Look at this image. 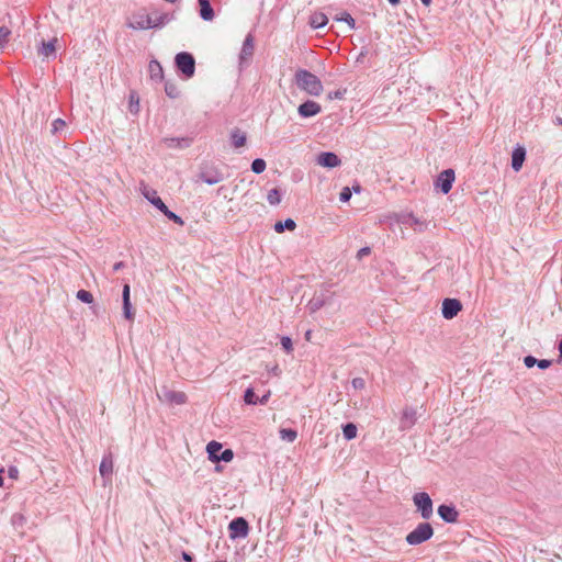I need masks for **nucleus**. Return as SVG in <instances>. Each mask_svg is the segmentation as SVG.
I'll use <instances>...</instances> for the list:
<instances>
[{"mask_svg": "<svg viewBox=\"0 0 562 562\" xmlns=\"http://www.w3.org/2000/svg\"><path fill=\"white\" fill-rule=\"evenodd\" d=\"M267 369L276 376H279L281 374V370L278 364H274L271 368L267 366Z\"/></svg>", "mask_w": 562, "mask_h": 562, "instance_id": "obj_48", "label": "nucleus"}, {"mask_svg": "<svg viewBox=\"0 0 562 562\" xmlns=\"http://www.w3.org/2000/svg\"><path fill=\"white\" fill-rule=\"evenodd\" d=\"M267 200L270 205H278L281 202V194L277 188L269 190Z\"/></svg>", "mask_w": 562, "mask_h": 562, "instance_id": "obj_33", "label": "nucleus"}, {"mask_svg": "<svg viewBox=\"0 0 562 562\" xmlns=\"http://www.w3.org/2000/svg\"><path fill=\"white\" fill-rule=\"evenodd\" d=\"M164 143L168 148H186L190 145V140L188 138L177 137L165 138Z\"/></svg>", "mask_w": 562, "mask_h": 562, "instance_id": "obj_25", "label": "nucleus"}, {"mask_svg": "<svg viewBox=\"0 0 562 562\" xmlns=\"http://www.w3.org/2000/svg\"><path fill=\"white\" fill-rule=\"evenodd\" d=\"M168 220L172 221L173 223L180 225V226H183L184 225V222L183 220L177 215L176 213H173L172 211H170L167 206H166V210L165 211H160Z\"/></svg>", "mask_w": 562, "mask_h": 562, "instance_id": "obj_36", "label": "nucleus"}, {"mask_svg": "<svg viewBox=\"0 0 562 562\" xmlns=\"http://www.w3.org/2000/svg\"><path fill=\"white\" fill-rule=\"evenodd\" d=\"M164 397L166 401L178 405L184 404L187 402V395L179 391L166 390L164 392Z\"/></svg>", "mask_w": 562, "mask_h": 562, "instance_id": "obj_22", "label": "nucleus"}, {"mask_svg": "<svg viewBox=\"0 0 562 562\" xmlns=\"http://www.w3.org/2000/svg\"><path fill=\"white\" fill-rule=\"evenodd\" d=\"M297 437V432L291 428H282L280 430V438L288 441L293 442Z\"/></svg>", "mask_w": 562, "mask_h": 562, "instance_id": "obj_31", "label": "nucleus"}, {"mask_svg": "<svg viewBox=\"0 0 562 562\" xmlns=\"http://www.w3.org/2000/svg\"><path fill=\"white\" fill-rule=\"evenodd\" d=\"M200 5V16L204 21H212L215 16L210 0H198Z\"/></svg>", "mask_w": 562, "mask_h": 562, "instance_id": "obj_21", "label": "nucleus"}, {"mask_svg": "<svg viewBox=\"0 0 562 562\" xmlns=\"http://www.w3.org/2000/svg\"><path fill=\"white\" fill-rule=\"evenodd\" d=\"M55 43H56V40H53V41H49L47 43H43L42 44V47L40 48V55L44 56V57H49L50 55H53L56 50L55 48Z\"/></svg>", "mask_w": 562, "mask_h": 562, "instance_id": "obj_29", "label": "nucleus"}, {"mask_svg": "<svg viewBox=\"0 0 562 562\" xmlns=\"http://www.w3.org/2000/svg\"><path fill=\"white\" fill-rule=\"evenodd\" d=\"M8 472H9V476L11 479H16L18 477L19 471H18V469L15 467L9 468Z\"/></svg>", "mask_w": 562, "mask_h": 562, "instance_id": "obj_50", "label": "nucleus"}, {"mask_svg": "<svg viewBox=\"0 0 562 562\" xmlns=\"http://www.w3.org/2000/svg\"><path fill=\"white\" fill-rule=\"evenodd\" d=\"M244 401L247 405L258 404V396L255 394L252 387H248L244 394Z\"/></svg>", "mask_w": 562, "mask_h": 562, "instance_id": "obj_34", "label": "nucleus"}, {"mask_svg": "<svg viewBox=\"0 0 562 562\" xmlns=\"http://www.w3.org/2000/svg\"><path fill=\"white\" fill-rule=\"evenodd\" d=\"M148 71H149V77L151 80L159 81V82L164 80L162 66L160 65V63L158 60H156V59L150 60V63L148 65Z\"/></svg>", "mask_w": 562, "mask_h": 562, "instance_id": "obj_20", "label": "nucleus"}, {"mask_svg": "<svg viewBox=\"0 0 562 562\" xmlns=\"http://www.w3.org/2000/svg\"><path fill=\"white\" fill-rule=\"evenodd\" d=\"M321 111H322V106L313 100H307V101L303 102L302 104H300L297 108V112H299L300 116H302V117L315 116L318 113H321Z\"/></svg>", "mask_w": 562, "mask_h": 562, "instance_id": "obj_13", "label": "nucleus"}, {"mask_svg": "<svg viewBox=\"0 0 562 562\" xmlns=\"http://www.w3.org/2000/svg\"><path fill=\"white\" fill-rule=\"evenodd\" d=\"M537 366L540 369L544 370V369H548L551 366V361L547 360V359L537 360Z\"/></svg>", "mask_w": 562, "mask_h": 562, "instance_id": "obj_46", "label": "nucleus"}, {"mask_svg": "<svg viewBox=\"0 0 562 562\" xmlns=\"http://www.w3.org/2000/svg\"><path fill=\"white\" fill-rule=\"evenodd\" d=\"M456 175L453 169H446L439 173L435 181V188L440 190L443 194H448L454 182Z\"/></svg>", "mask_w": 562, "mask_h": 562, "instance_id": "obj_6", "label": "nucleus"}, {"mask_svg": "<svg viewBox=\"0 0 562 562\" xmlns=\"http://www.w3.org/2000/svg\"><path fill=\"white\" fill-rule=\"evenodd\" d=\"M140 191H142V194L144 195V198L149 203H151L156 209H158L159 211H165L166 210V204L159 198V195H158L156 190L149 188L146 184H142Z\"/></svg>", "mask_w": 562, "mask_h": 562, "instance_id": "obj_10", "label": "nucleus"}, {"mask_svg": "<svg viewBox=\"0 0 562 562\" xmlns=\"http://www.w3.org/2000/svg\"><path fill=\"white\" fill-rule=\"evenodd\" d=\"M266 167H267V164L261 158H256L251 162V170H252V172H255L257 175L262 173L265 171Z\"/></svg>", "mask_w": 562, "mask_h": 562, "instance_id": "obj_35", "label": "nucleus"}, {"mask_svg": "<svg viewBox=\"0 0 562 562\" xmlns=\"http://www.w3.org/2000/svg\"><path fill=\"white\" fill-rule=\"evenodd\" d=\"M217 458L218 459H214L213 462H220V461L229 462L234 458V452L231 449H225V450L221 451L220 454H217Z\"/></svg>", "mask_w": 562, "mask_h": 562, "instance_id": "obj_37", "label": "nucleus"}, {"mask_svg": "<svg viewBox=\"0 0 562 562\" xmlns=\"http://www.w3.org/2000/svg\"><path fill=\"white\" fill-rule=\"evenodd\" d=\"M417 419H418L417 409L412 406H406L403 409L401 418H400V426H398L400 430L405 431V430L411 429L417 423Z\"/></svg>", "mask_w": 562, "mask_h": 562, "instance_id": "obj_8", "label": "nucleus"}, {"mask_svg": "<svg viewBox=\"0 0 562 562\" xmlns=\"http://www.w3.org/2000/svg\"><path fill=\"white\" fill-rule=\"evenodd\" d=\"M434 536V528L429 522H420L407 533L405 540L409 546H418Z\"/></svg>", "mask_w": 562, "mask_h": 562, "instance_id": "obj_2", "label": "nucleus"}, {"mask_svg": "<svg viewBox=\"0 0 562 562\" xmlns=\"http://www.w3.org/2000/svg\"><path fill=\"white\" fill-rule=\"evenodd\" d=\"M420 1H422V3H423L424 5L428 7V5H430V3H431V1H432V0H420Z\"/></svg>", "mask_w": 562, "mask_h": 562, "instance_id": "obj_56", "label": "nucleus"}, {"mask_svg": "<svg viewBox=\"0 0 562 562\" xmlns=\"http://www.w3.org/2000/svg\"><path fill=\"white\" fill-rule=\"evenodd\" d=\"M175 64L184 78L189 79L194 76L195 59L192 54L187 52L178 53L175 57Z\"/></svg>", "mask_w": 562, "mask_h": 562, "instance_id": "obj_3", "label": "nucleus"}, {"mask_svg": "<svg viewBox=\"0 0 562 562\" xmlns=\"http://www.w3.org/2000/svg\"><path fill=\"white\" fill-rule=\"evenodd\" d=\"M316 161L319 166L326 167V168H335V167L340 166V164H341V160L339 159V157L335 153H331V151L321 153L317 156Z\"/></svg>", "mask_w": 562, "mask_h": 562, "instance_id": "obj_14", "label": "nucleus"}, {"mask_svg": "<svg viewBox=\"0 0 562 562\" xmlns=\"http://www.w3.org/2000/svg\"><path fill=\"white\" fill-rule=\"evenodd\" d=\"M76 296L79 301L87 303V304H90L93 302V295L89 291H86V290H79L77 292Z\"/></svg>", "mask_w": 562, "mask_h": 562, "instance_id": "obj_39", "label": "nucleus"}, {"mask_svg": "<svg viewBox=\"0 0 562 562\" xmlns=\"http://www.w3.org/2000/svg\"><path fill=\"white\" fill-rule=\"evenodd\" d=\"M295 227L296 224L292 218H286L284 222H277L274 224V231L277 233H283L284 229L294 231Z\"/></svg>", "mask_w": 562, "mask_h": 562, "instance_id": "obj_28", "label": "nucleus"}, {"mask_svg": "<svg viewBox=\"0 0 562 562\" xmlns=\"http://www.w3.org/2000/svg\"><path fill=\"white\" fill-rule=\"evenodd\" d=\"M336 20L346 22L350 29H355L356 26L355 19L348 12H342L340 16L336 18Z\"/></svg>", "mask_w": 562, "mask_h": 562, "instance_id": "obj_40", "label": "nucleus"}, {"mask_svg": "<svg viewBox=\"0 0 562 562\" xmlns=\"http://www.w3.org/2000/svg\"><path fill=\"white\" fill-rule=\"evenodd\" d=\"M438 515L440 516V518L443 521H446L448 524L456 522L459 517V513L456 509V507L452 505H446V504H442L438 507Z\"/></svg>", "mask_w": 562, "mask_h": 562, "instance_id": "obj_15", "label": "nucleus"}, {"mask_svg": "<svg viewBox=\"0 0 562 562\" xmlns=\"http://www.w3.org/2000/svg\"><path fill=\"white\" fill-rule=\"evenodd\" d=\"M342 434L347 440H351V439L356 438V436H357L356 425L352 423L346 424L342 428Z\"/></svg>", "mask_w": 562, "mask_h": 562, "instance_id": "obj_32", "label": "nucleus"}, {"mask_svg": "<svg viewBox=\"0 0 562 562\" xmlns=\"http://www.w3.org/2000/svg\"><path fill=\"white\" fill-rule=\"evenodd\" d=\"M462 310V304L457 299H445L442 302V316L446 319H452Z\"/></svg>", "mask_w": 562, "mask_h": 562, "instance_id": "obj_9", "label": "nucleus"}, {"mask_svg": "<svg viewBox=\"0 0 562 562\" xmlns=\"http://www.w3.org/2000/svg\"><path fill=\"white\" fill-rule=\"evenodd\" d=\"M370 252V248L369 247H364V248H361L358 252V256L359 257H362L364 255H368Z\"/></svg>", "mask_w": 562, "mask_h": 562, "instance_id": "obj_54", "label": "nucleus"}, {"mask_svg": "<svg viewBox=\"0 0 562 562\" xmlns=\"http://www.w3.org/2000/svg\"><path fill=\"white\" fill-rule=\"evenodd\" d=\"M11 31L5 26H0V48L9 41Z\"/></svg>", "mask_w": 562, "mask_h": 562, "instance_id": "obj_41", "label": "nucleus"}, {"mask_svg": "<svg viewBox=\"0 0 562 562\" xmlns=\"http://www.w3.org/2000/svg\"><path fill=\"white\" fill-rule=\"evenodd\" d=\"M2 484H3V479H2V476L0 475V486H2Z\"/></svg>", "mask_w": 562, "mask_h": 562, "instance_id": "obj_60", "label": "nucleus"}, {"mask_svg": "<svg viewBox=\"0 0 562 562\" xmlns=\"http://www.w3.org/2000/svg\"><path fill=\"white\" fill-rule=\"evenodd\" d=\"M557 124L562 126V117H557Z\"/></svg>", "mask_w": 562, "mask_h": 562, "instance_id": "obj_58", "label": "nucleus"}, {"mask_svg": "<svg viewBox=\"0 0 562 562\" xmlns=\"http://www.w3.org/2000/svg\"><path fill=\"white\" fill-rule=\"evenodd\" d=\"M558 349L560 352V357L562 358V340L559 341Z\"/></svg>", "mask_w": 562, "mask_h": 562, "instance_id": "obj_55", "label": "nucleus"}, {"mask_svg": "<svg viewBox=\"0 0 562 562\" xmlns=\"http://www.w3.org/2000/svg\"><path fill=\"white\" fill-rule=\"evenodd\" d=\"M122 301H123V315H124V317L127 321L133 322L135 313L133 311L132 303H131V286H130V284L127 282L123 285Z\"/></svg>", "mask_w": 562, "mask_h": 562, "instance_id": "obj_12", "label": "nucleus"}, {"mask_svg": "<svg viewBox=\"0 0 562 562\" xmlns=\"http://www.w3.org/2000/svg\"><path fill=\"white\" fill-rule=\"evenodd\" d=\"M150 15L151 29L162 27L170 21V16L167 13L153 12Z\"/></svg>", "mask_w": 562, "mask_h": 562, "instance_id": "obj_23", "label": "nucleus"}, {"mask_svg": "<svg viewBox=\"0 0 562 562\" xmlns=\"http://www.w3.org/2000/svg\"><path fill=\"white\" fill-rule=\"evenodd\" d=\"M229 538L244 539L249 533L248 521L244 517L234 518L228 525Z\"/></svg>", "mask_w": 562, "mask_h": 562, "instance_id": "obj_5", "label": "nucleus"}, {"mask_svg": "<svg viewBox=\"0 0 562 562\" xmlns=\"http://www.w3.org/2000/svg\"><path fill=\"white\" fill-rule=\"evenodd\" d=\"M329 98L330 99H342L344 98V92L340 91V90H337L335 92H330L329 93Z\"/></svg>", "mask_w": 562, "mask_h": 562, "instance_id": "obj_49", "label": "nucleus"}, {"mask_svg": "<svg viewBox=\"0 0 562 562\" xmlns=\"http://www.w3.org/2000/svg\"><path fill=\"white\" fill-rule=\"evenodd\" d=\"M353 191H355V192H360V187H359V186L353 187Z\"/></svg>", "mask_w": 562, "mask_h": 562, "instance_id": "obj_59", "label": "nucleus"}, {"mask_svg": "<svg viewBox=\"0 0 562 562\" xmlns=\"http://www.w3.org/2000/svg\"><path fill=\"white\" fill-rule=\"evenodd\" d=\"M271 396V391H267L261 397H258V404L265 405Z\"/></svg>", "mask_w": 562, "mask_h": 562, "instance_id": "obj_47", "label": "nucleus"}, {"mask_svg": "<svg viewBox=\"0 0 562 562\" xmlns=\"http://www.w3.org/2000/svg\"><path fill=\"white\" fill-rule=\"evenodd\" d=\"M182 559L186 562H192L193 561V557L190 553H188V552H182Z\"/></svg>", "mask_w": 562, "mask_h": 562, "instance_id": "obj_53", "label": "nucleus"}, {"mask_svg": "<svg viewBox=\"0 0 562 562\" xmlns=\"http://www.w3.org/2000/svg\"><path fill=\"white\" fill-rule=\"evenodd\" d=\"M199 177L203 182L210 186L216 184L224 180L223 173L216 168L203 170Z\"/></svg>", "mask_w": 562, "mask_h": 562, "instance_id": "obj_16", "label": "nucleus"}, {"mask_svg": "<svg viewBox=\"0 0 562 562\" xmlns=\"http://www.w3.org/2000/svg\"><path fill=\"white\" fill-rule=\"evenodd\" d=\"M526 159V149L521 146H517L512 154V168L515 171H519Z\"/></svg>", "mask_w": 562, "mask_h": 562, "instance_id": "obj_18", "label": "nucleus"}, {"mask_svg": "<svg viewBox=\"0 0 562 562\" xmlns=\"http://www.w3.org/2000/svg\"><path fill=\"white\" fill-rule=\"evenodd\" d=\"M281 346L288 353H290L293 350L292 339L288 336H283L281 338Z\"/></svg>", "mask_w": 562, "mask_h": 562, "instance_id": "obj_42", "label": "nucleus"}, {"mask_svg": "<svg viewBox=\"0 0 562 562\" xmlns=\"http://www.w3.org/2000/svg\"><path fill=\"white\" fill-rule=\"evenodd\" d=\"M351 385L355 390H362L366 386V381L362 378H353Z\"/></svg>", "mask_w": 562, "mask_h": 562, "instance_id": "obj_44", "label": "nucleus"}, {"mask_svg": "<svg viewBox=\"0 0 562 562\" xmlns=\"http://www.w3.org/2000/svg\"><path fill=\"white\" fill-rule=\"evenodd\" d=\"M327 302V295L325 293L315 294L307 303L306 307L311 313H315L321 310Z\"/></svg>", "mask_w": 562, "mask_h": 562, "instance_id": "obj_19", "label": "nucleus"}, {"mask_svg": "<svg viewBox=\"0 0 562 562\" xmlns=\"http://www.w3.org/2000/svg\"><path fill=\"white\" fill-rule=\"evenodd\" d=\"M222 450V445L215 440H212L206 446V452L209 454V459L213 462L214 459H218L217 454H220Z\"/></svg>", "mask_w": 562, "mask_h": 562, "instance_id": "obj_26", "label": "nucleus"}, {"mask_svg": "<svg viewBox=\"0 0 562 562\" xmlns=\"http://www.w3.org/2000/svg\"><path fill=\"white\" fill-rule=\"evenodd\" d=\"M328 22L327 16L324 13H314L311 16L310 24L313 29H321L325 26Z\"/></svg>", "mask_w": 562, "mask_h": 562, "instance_id": "obj_27", "label": "nucleus"}, {"mask_svg": "<svg viewBox=\"0 0 562 562\" xmlns=\"http://www.w3.org/2000/svg\"><path fill=\"white\" fill-rule=\"evenodd\" d=\"M124 267H125V263L123 261H119V262L114 263L113 271L116 272V271L123 269Z\"/></svg>", "mask_w": 562, "mask_h": 562, "instance_id": "obj_52", "label": "nucleus"}, {"mask_svg": "<svg viewBox=\"0 0 562 562\" xmlns=\"http://www.w3.org/2000/svg\"><path fill=\"white\" fill-rule=\"evenodd\" d=\"M537 360H538V359H536V358H535V357H532V356H526V357L524 358V363H525V366H526L527 368H532L533 366H536V364H537Z\"/></svg>", "mask_w": 562, "mask_h": 562, "instance_id": "obj_45", "label": "nucleus"}, {"mask_svg": "<svg viewBox=\"0 0 562 562\" xmlns=\"http://www.w3.org/2000/svg\"><path fill=\"white\" fill-rule=\"evenodd\" d=\"M350 199H351V190L348 187H345L339 194V200L341 202H348Z\"/></svg>", "mask_w": 562, "mask_h": 562, "instance_id": "obj_43", "label": "nucleus"}, {"mask_svg": "<svg viewBox=\"0 0 562 562\" xmlns=\"http://www.w3.org/2000/svg\"><path fill=\"white\" fill-rule=\"evenodd\" d=\"M294 80L299 89L310 95L318 97L323 92V83L317 76L305 69L295 72Z\"/></svg>", "mask_w": 562, "mask_h": 562, "instance_id": "obj_1", "label": "nucleus"}, {"mask_svg": "<svg viewBox=\"0 0 562 562\" xmlns=\"http://www.w3.org/2000/svg\"><path fill=\"white\" fill-rule=\"evenodd\" d=\"M126 25L133 30H148L153 26L150 22V15L144 11L133 13L130 16Z\"/></svg>", "mask_w": 562, "mask_h": 562, "instance_id": "obj_7", "label": "nucleus"}, {"mask_svg": "<svg viewBox=\"0 0 562 562\" xmlns=\"http://www.w3.org/2000/svg\"><path fill=\"white\" fill-rule=\"evenodd\" d=\"M231 140H232V145L235 147V148H239L241 146H244L246 144V140H247V136L244 132H241L240 130L238 128H234L232 132H231Z\"/></svg>", "mask_w": 562, "mask_h": 562, "instance_id": "obj_24", "label": "nucleus"}, {"mask_svg": "<svg viewBox=\"0 0 562 562\" xmlns=\"http://www.w3.org/2000/svg\"><path fill=\"white\" fill-rule=\"evenodd\" d=\"M137 106H138V99L135 102L134 94L132 93L131 94V111H137Z\"/></svg>", "mask_w": 562, "mask_h": 562, "instance_id": "obj_51", "label": "nucleus"}, {"mask_svg": "<svg viewBox=\"0 0 562 562\" xmlns=\"http://www.w3.org/2000/svg\"><path fill=\"white\" fill-rule=\"evenodd\" d=\"M100 474L103 479L110 480L113 473V459L112 454L105 453L101 460L100 467H99Z\"/></svg>", "mask_w": 562, "mask_h": 562, "instance_id": "obj_17", "label": "nucleus"}, {"mask_svg": "<svg viewBox=\"0 0 562 562\" xmlns=\"http://www.w3.org/2000/svg\"><path fill=\"white\" fill-rule=\"evenodd\" d=\"M165 92L171 99H176L180 95L178 86L169 81L165 83Z\"/></svg>", "mask_w": 562, "mask_h": 562, "instance_id": "obj_30", "label": "nucleus"}, {"mask_svg": "<svg viewBox=\"0 0 562 562\" xmlns=\"http://www.w3.org/2000/svg\"><path fill=\"white\" fill-rule=\"evenodd\" d=\"M391 4L396 5L400 3V0H387Z\"/></svg>", "mask_w": 562, "mask_h": 562, "instance_id": "obj_57", "label": "nucleus"}, {"mask_svg": "<svg viewBox=\"0 0 562 562\" xmlns=\"http://www.w3.org/2000/svg\"><path fill=\"white\" fill-rule=\"evenodd\" d=\"M413 502L416 510L420 514L422 518L429 519L434 514V504L426 492H418L414 494Z\"/></svg>", "mask_w": 562, "mask_h": 562, "instance_id": "obj_4", "label": "nucleus"}, {"mask_svg": "<svg viewBox=\"0 0 562 562\" xmlns=\"http://www.w3.org/2000/svg\"><path fill=\"white\" fill-rule=\"evenodd\" d=\"M66 126H67V124H66V122L64 120L56 119L52 123V133L53 134H60L66 128Z\"/></svg>", "mask_w": 562, "mask_h": 562, "instance_id": "obj_38", "label": "nucleus"}, {"mask_svg": "<svg viewBox=\"0 0 562 562\" xmlns=\"http://www.w3.org/2000/svg\"><path fill=\"white\" fill-rule=\"evenodd\" d=\"M255 50V43L252 34H248L243 43V47L239 54V63L243 66L244 64H248L251 59Z\"/></svg>", "mask_w": 562, "mask_h": 562, "instance_id": "obj_11", "label": "nucleus"}]
</instances>
